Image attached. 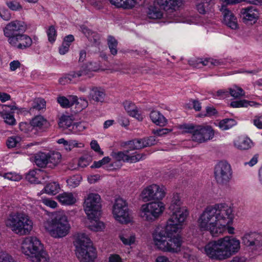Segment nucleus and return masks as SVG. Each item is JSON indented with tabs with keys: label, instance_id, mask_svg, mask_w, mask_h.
Listing matches in <instances>:
<instances>
[{
	"label": "nucleus",
	"instance_id": "e2e57ef3",
	"mask_svg": "<svg viewBox=\"0 0 262 262\" xmlns=\"http://www.w3.org/2000/svg\"><path fill=\"white\" fill-rule=\"evenodd\" d=\"M0 262H13L12 257L6 253H0Z\"/></svg>",
	"mask_w": 262,
	"mask_h": 262
},
{
	"label": "nucleus",
	"instance_id": "09e8293b",
	"mask_svg": "<svg viewBox=\"0 0 262 262\" xmlns=\"http://www.w3.org/2000/svg\"><path fill=\"white\" fill-rule=\"evenodd\" d=\"M120 238L123 243L126 245H130L135 241V236L133 234L125 236L121 235L120 236Z\"/></svg>",
	"mask_w": 262,
	"mask_h": 262
},
{
	"label": "nucleus",
	"instance_id": "f3484780",
	"mask_svg": "<svg viewBox=\"0 0 262 262\" xmlns=\"http://www.w3.org/2000/svg\"><path fill=\"white\" fill-rule=\"evenodd\" d=\"M8 42L12 47L24 50L31 47L33 41L29 35L22 33L16 37L12 38Z\"/></svg>",
	"mask_w": 262,
	"mask_h": 262
},
{
	"label": "nucleus",
	"instance_id": "69168bd1",
	"mask_svg": "<svg viewBox=\"0 0 262 262\" xmlns=\"http://www.w3.org/2000/svg\"><path fill=\"white\" fill-rule=\"evenodd\" d=\"M144 156L145 155L143 154H137L134 156H130L129 163L137 162L141 160Z\"/></svg>",
	"mask_w": 262,
	"mask_h": 262
},
{
	"label": "nucleus",
	"instance_id": "dca6fc26",
	"mask_svg": "<svg viewBox=\"0 0 262 262\" xmlns=\"http://www.w3.org/2000/svg\"><path fill=\"white\" fill-rule=\"evenodd\" d=\"M214 135V130L211 126L196 125L191 139L194 142L201 143L212 139Z\"/></svg>",
	"mask_w": 262,
	"mask_h": 262
},
{
	"label": "nucleus",
	"instance_id": "cd10ccee",
	"mask_svg": "<svg viewBox=\"0 0 262 262\" xmlns=\"http://www.w3.org/2000/svg\"><path fill=\"white\" fill-rule=\"evenodd\" d=\"M110 3L117 8L132 9L136 4V0H109Z\"/></svg>",
	"mask_w": 262,
	"mask_h": 262
},
{
	"label": "nucleus",
	"instance_id": "603ef678",
	"mask_svg": "<svg viewBox=\"0 0 262 262\" xmlns=\"http://www.w3.org/2000/svg\"><path fill=\"white\" fill-rule=\"evenodd\" d=\"M143 142V148L147 146H151L156 144L157 141L155 137H149L147 138L141 139Z\"/></svg>",
	"mask_w": 262,
	"mask_h": 262
},
{
	"label": "nucleus",
	"instance_id": "f03ea898",
	"mask_svg": "<svg viewBox=\"0 0 262 262\" xmlns=\"http://www.w3.org/2000/svg\"><path fill=\"white\" fill-rule=\"evenodd\" d=\"M182 226L167 221L164 228L157 229L152 234L153 241L156 248L164 252L177 253L181 250L182 239L180 236L172 235L181 230Z\"/></svg>",
	"mask_w": 262,
	"mask_h": 262
},
{
	"label": "nucleus",
	"instance_id": "f257e3e1",
	"mask_svg": "<svg viewBox=\"0 0 262 262\" xmlns=\"http://www.w3.org/2000/svg\"><path fill=\"white\" fill-rule=\"evenodd\" d=\"M234 215L232 208L226 203H218L207 206L200 214L198 225L202 230L208 231L213 236L224 232L227 229L230 234L234 233L232 223Z\"/></svg>",
	"mask_w": 262,
	"mask_h": 262
},
{
	"label": "nucleus",
	"instance_id": "4468645a",
	"mask_svg": "<svg viewBox=\"0 0 262 262\" xmlns=\"http://www.w3.org/2000/svg\"><path fill=\"white\" fill-rule=\"evenodd\" d=\"M166 188L163 186L152 184L144 188L141 193L142 199L145 202L151 200H161L166 194Z\"/></svg>",
	"mask_w": 262,
	"mask_h": 262
},
{
	"label": "nucleus",
	"instance_id": "6e6552de",
	"mask_svg": "<svg viewBox=\"0 0 262 262\" xmlns=\"http://www.w3.org/2000/svg\"><path fill=\"white\" fill-rule=\"evenodd\" d=\"M169 210L171 214L167 221L176 223L182 227L189 215V211L186 207L182 205V202L178 193L173 194Z\"/></svg>",
	"mask_w": 262,
	"mask_h": 262
},
{
	"label": "nucleus",
	"instance_id": "bf43d9fd",
	"mask_svg": "<svg viewBox=\"0 0 262 262\" xmlns=\"http://www.w3.org/2000/svg\"><path fill=\"white\" fill-rule=\"evenodd\" d=\"M208 5V3L207 2H202L196 5V9L200 14H205L207 12L206 8Z\"/></svg>",
	"mask_w": 262,
	"mask_h": 262
},
{
	"label": "nucleus",
	"instance_id": "6e6d98bb",
	"mask_svg": "<svg viewBox=\"0 0 262 262\" xmlns=\"http://www.w3.org/2000/svg\"><path fill=\"white\" fill-rule=\"evenodd\" d=\"M57 102L63 108L70 107V100L64 96H59L57 98Z\"/></svg>",
	"mask_w": 262,
	"mask_h": 262
},
{
	"label": "nucleus",
	"instance_id": "0e129e2a",
	"mask_svg": "<svg viewBox=\"0 0 262 262\" xmlns=\"http://www.w3.org/2000/svg\"><path fill=\"white\" fill-rule=\"evenodd\" d=\"M254 125L259 129H262V116H255L253 120Z\"/></svg>",
	"mask_w": 262,
	"mask_h": 262
},
{
	"label": "nucleus",
	"instance_id": "7ed1b4c3",
	"mask_svg": "<svg viewBox=\"0 0 262 262\" xmlns=\"http://www.w3.org/2000/svg\"><path fill=\"white\" fill-rule=\"evenodd\" d=\"M240 241L230 236L207 243L204 247L205 253L211 259L223 260L236 254L240 249Z\"/></svg>",
	"mask_w": 262,
	"mask_h": 262
},
{
	"label": "nucleus",
	"instance_id": "aec40b11",
	"mask_svg": "<svg viewBox=\"0 0 262 262\" xmlns=\"http://www.w3.org/2000/svg\"><path fill=\"white\" fill-rule=\"evenodd\" d=\"M223 16V22L228 27L232 29L237 28V21L233 13L225 6H222L220 8Z\"/></svg>",
	"mask_w": 262,
	"mask_h": 262
},
{
	"label": "nucleus",
	"instance_id": "423d86ee",
	"mask_svg": "<svg viewBox=\"0 0 262 262\" xmlns=\"http://www.w3.org/2000/svg\"><path fill=\"white\" fill-rule=\"evenodd\" d=\"M23 252L30 257L32 262H48L49 257L43 246L36 237L26 238L22 244Z\"/></svg>",
	"mask_w": 262,
	"mask_h": 262
},
{
	"label": "nucleus",
	"instance_id": "473e14b6",
	"mask_svg": "<svg viewBox=\"0 0 262 262\" xmlns=\"http://www.w3.org/2000/svg\"><path fill=\"white\" fill-rule=\"evenodd\" d=\"M34 162L37 166L43 167L48 164V154L39 152L35 155Z\"/></svg>",
	"mask_w": 262,
	"mask_h": 262
},
{
	"label": "nucleus",
	"instance_id": "b1692460",
	"mask_svg": "<svg viewBox=\"0 0 262 262\" xmlns=\"http://www.w3.org/2000/svg\"><path fill=\"white\" fill-rule=\"evenodd\" d=\"M241 13L243 15L245 21H253L258 17V12L253 6L242 8Z\"/></svg>",
	"mask_w": 262,
	"mask_h": 262
},
{
	"label": "nucleus",
	"instance_id": "0eeeda50",
	"mask_svg": "<svg viewBox=\"0 0 262 262\" xmlns=\"http://www.w3.org/2000/svg\"><path fill=\"white\" fill-rule=\"evenodd\" d=\"M6 225L20 235L29 234L33 228V223L28 216L20 213L10 214L6 221Z\"/></svg>",
	"mask_w": 262,
	"mask_h": 262
},
{
	"label": "nucleus",
	"instance_id": "338daca9",
	"mask_svg": "<svg viewBox=\"0 0 262 262\" xmlns=\"http://www.w3.org/2000/svg\"><path fill=\"white\" fill-rule=\"evenodd\" d=\"M70 45L62 42L61 46L59 48V52L61 55H64L69 50Z\"/></svg>",
	"mask_w": 262,
	"mask_h": 262
},
{
	"label": "nucleus",
	"instance_id": "20e7f679",
	"mask_svg": "<svg viewBox=\"0 0 262 262\" xmlns=\"http://www.w3.org/2000/svg\"><path fill=\"white\" fill-rule=\"evenodd\" d=\"M45 228L49 234L54 238H62L70 232L71 226L67 216L63 211L56 212L51 220L45 223Z\"/></svg>",
	"mask_w": 262,
	"mask_h": 262
},
{
	"label": "nucleus",
	"instance_id": "4be33fe9",
	"mask_svg": "<svg viewBox=\"0 0 262 262\" xmlns=\"http://www.w3.org/2000/svg\"><path fill=\"white\" fill-rule=\"evenodd\" d=\"M105 93L104 90L100 88L93 87L90 91L88 98L90 101L97 102H103L104 100Z\"/></svg>",
	"mask_w": 262,
	"mask_h": 262
},
{
	"label": "nucleus",
	"instance_id": "c03bdc74",
	"mask_svg": "<svg viewBox=\"0 0 262 262\" xmlns=\"http://www.w3.org/2000/svg\"><path fill=\"white\" fill-rule=\"evenodd\" d=\"M21 139L18 136H12L9 137L7 141V145L8 148H13L19 145V142Z\"/></svg>",
	"mask_w": 262,
	"mask_h": 262
},
{
	"label": "nucleus",
	"instance_id": "a878e982",
	"mask_svg": "<svg viewBox=\"0 0 262 262\" xmlns=\"http://www.w3.org/2000/svg\"><path fill=\"white\" fill-rule=\"evenodd\" d=\"M234 146L241 150H247L252 146V141L248 138L239 137L234 141Z\"/></svg>",
	"mask_w": 262,
	"mask_h": 262
},
{
	"label": "nucleus",
	"instance_id": "2f4dec72",
	"mask_svg": "<svg viewBox=\"0 0 262 262\" xmlns=\"http://www.w3.org/2000/svg\"><path fill=\"white\" fill-rule=\"evenodd\" d=\"M259 105V104L255 101H248L245 99L232 101L230 103V106L233 108L247 107L249 106L257 107Z\"/></svg>",
	"mask_w": 262,
	"mask_h": 262
},
{
	"label": "nucleus",
	"instance_id": "58836bf2",
	"mask_svg": "<svg viewBox=\"0 0 262 262\" xmlns=\"http://www.w3.org/2000/svg\"><path fill=\"white\" fill-rule=\"evenodd\" d=\"M236 124V121L233 119H225L219 122L218 126L222 130H227Z\"/></svg>",
	"mask_w": 262,
	"mask_h": 262
},
{
	"label": "nucleus",
	"instance_id": "774afa93",
	"mask_svg": "<svg viewBox=\"0 0 262 262\" xmlns=\"http://www.w3.org/2000/svg\"><path fill=\"white\" fill-rule=\"evenodd\" d=\"M108 262H123L121 257L118 254H111L108 258Z\"/></svg>",
	"mask_w": 262,
	"mask_h": 262
},
{
	"label": "nucleus",
	"instance_id": "4d7b16f0",
	"mask_svg": "<svg viewBox=\"0 0 262 262\" xmlns=\"http://www.w3.org/2000/svg\"><path fill=\"white\" fill-rule=\"evenodd\" d=\"M88 38L96 46L98 45L100 43V36L99 34L96 33H91V34L88 37Z\"/></svg>",
	"mask_w": 262,
	"mask_h": 262
},
{
	"label": "nucleus",
	"instance_id": "49530a36",
	"mask_svg": "<svg viewBox=\"0 0 262 262\" xmlns=\"http://www.w3.org/2000/svg\"><path fill=\"white\" fill-rule=\"evenodd\" d=\"M47 34L49 41L53 43L55 41L57 36V32L55 27L53 26H50L47 31Z\"/></svg>",
	"mask_w": 262,
	"mask_h": 262
},
{
	"label": "nucleus",
	"instance_id": "a211bd4d",
	"mask_svg": "<svg viewBox=\"0 0 262 262\" xmlns=\"http://www.w3.org/2000/svg\"><path fill=\"white\" fill-rule=\"evenodd\" d=\"M59 126L63 129H68L70 132L76 133L77 130H80L82 125L80 123H73L72 117L70 116H62L58 122Z\"/></svg>",
	"mask_w": 262,
	"mask_h": 262
},
{
	"label": "nucleus",
	"instance_id": "c85d7f7f",
	"mask_svg": "<svg viewBox=\"0 0 262 262\" xmlns=\"http://www.w3.org/2000/svg\"><path fill=\"white\" fill-rule=\"evenodd\" d=\"M33 127H38L39 129H44L49 126V123L42 116H36L32 119L31 122Z\"/></svg>",
	"mask_w": 262,
	"mask_h": 262
},
{
	"label": "nucleus",
	"instance_id": "2eb2a0df",
	"mask_svg": "<svg viewBox=\"0 0 262 262\" xmlns=\"http://www.w3.org/2000/svg\"><path fill=\"white\" fill-rule=\"evenodd\" d=\"M27 30V25L24 21L15 20L8 23L3 29L4 34L8 38V41L12 38L24 33Z\"/></svg>",
	"mask_w": 262,
	"mask_h": 262
},
{
	"label": "nucleus",
	"instance_id": "1a4fd4ad",
	"mask_svg": "<svg viewBox=\"0 0 262 262\" xmlns=\"http://www.w3.org/2000/svg\"><path fill=\"white\" fill-rule=\"evenodd\" d=\"M157 6H150L147 12L149 18L159 19L163 16V13L161 10L163 9L165 11L172 12L178 10L182 5V3L180 0H158Z\"/></svg>",
	"mask_w": 262,
	"mask_h": 262
},
{
	"label": "nucleus",
	"instance_id": "ddd939ff",
	"mask_svg": "<svg viewBox=\"0 0 262 262\" xmlns=\"http://www.w3.org/2000/svg\"><path fill=\"white\" fill-rule=\"evenodd\" d=\"M214 176L218 184H227L232 178V169L230 165L226 161L220 162L214 168Z\"/></svg>",
	"mask_w": 262,
	"mask_h": 262
},
{
	"label": "nucleus",
	"instance_id": "37998d69",
	"mask_svg": "<svg viewBox=\"0 0 262 262\" xmlns=\"http://www.w3.org/2000/svg\"><path fill=\"white\" fill-rule=\"evenodd\" d=\"M17 109V107L14 105H5L0 104V116L2 118L5 117L6 115Z\"/></svg>",
	"mask_w": 262,
	"mask_h": 262
},
{
	"label": "nucleus",
	"instance_id": "f704fd0d",
	"mask_svg": "<svg viewBox=\"0 0 262 262\" xmlns=\"http://www.w3.org/2000/svg\"><path fill=\"white\" fill-rule=\"evenodd\" d=\"M57 142L58 144H62L64 149L67 151H71L73 148L78 146V142L76 140H66L63 138L59 139Z\"/></svg>",
	"mask_w": 262,
	"mask_h": 262
},
{
	"label": "nucleus",
	"instance_id": "3c124183",
	"mask_svg": "<svg viewBox=\"0 0 262 262\" xmlns=\"http://www.w3.org/2000/svg\"><path fill=\"white\" fill-rule=\"evenodd\" d=\"M195 62H197V66H195V67H199L201 68V67L200 66V64H201L202 66H210L212 64H214L215 62H214V60L213 59L211 58H206L204 60H203L202 59H198Z\"/></svg>",
	"mask_w": 262,
	"mask_h": 262
},
{
	"label": "nucleus",
	"instance_id": "864d4df0",
	"mask_svg": "<svg viewBox=\"0 0 262 262\" xmlns=\"http://www.w3.org/2000/svg\"><path fill=\"white\" fill-rule=\"evenodd\" d=\"M3 119L5 123L9 125H14L16 124V120L14 117L12 112L7 114Z\"/></svg>",
	"mask_w": 262,
	"mask_h": 262
},
{
	"label": "nucleus",
	"instance_id": "bb28decb",
	"mask_svg": "<svg viewBox=\"0 0 262 262\" xmlns=\"http://www.w3.org/2000/svg\"><path fill=\"white\" fill-rule=\"evenodd\" d=\"M150 118L153 123L160 126H164L167 123V119L158 111L151 112Z\"/></svg>",
	"mask_w": 262,
	"mask_h": 262
},
{
	"label": "nucleus",
	"instance_id": "13d9d810",
	"mask_svg": "<svg viewBox=\"0 0 262 262\" xmlns=\"http://www.w3.org/2000/svg\"><path fill=\"white\" fill-rule=\"evenodd\" d=\"M171 131L172 129H171L163 128L158 129H154L152 130V133L158 136H163L167 135Z\"/></svg>",
	"mask_w": 262,
	"mask_h": 262
},
{
	"label": "nucleus",
	"instance_id": "393cba45",
	"mask_svg": "<svg viewBox=\"0 0 262 262\" xmlns=\"http://www.w3.org/2000/svg\"><path fill=\"white\" fill-rule=\"evenodd\" d=\"M124 108L128 114L139 121H142V116L139 113L138 108L135 104L131 102L126 101L124 103Z\"/></svg>",
	"mask_w": 262,
	"mask_h": 262
},
{
	"label": "nucleus",
	"instance_id": "a19ab883",
	"mask_svg": "<svg viewBox=\"0 0 262 262\" xmlns=\"http://www.w3.org/2000/svg\"><path fill=\"white\" fill-rule=\"evenodd\" d=\"M229 95L235 98H238L244 96L245 95L244 91L237 85H234L232 88L229 89Z\"/></svg>",
	"mask_w": 262,
	"mask_h": 262
},
{
	"label": "nucleus",
	"instance_id": "a18cd8bd",
	"mask_svg": "<svg viewBox=\"0 0 262 262\" xmlns=\"http://www.w3.org/2000/svg\"><path fill=\"white\" fill-rule=\"evenodd\" d=\"M217 114V111L213 106H208L206 107V112L202 113L199 115L200 117H212Z\"/></svg>",
	"mask_w": 262,
	"mask_h": 262
},
{
	"label": "nucleus",
	"instance_id": "f8f14e48",
	"mask_svg": "<svg viewBox=\"0 0 262 262\" xmlns=\"http://www.w3.org/2000/svg\"><path fill=\"white\" fill-rule=\"evenodd\" d=\"M113 213L115 219L122 224H127L132 220L127 204L122 198H117L115 200Z\"/></svg>",
	"mask_w": 262,
	"mask_h": 262
},
{
	"label": "nucleus",
	"instance_id": "6ab92c4d",
	"mask_svg": "<svg viewBox=\"0 0 262 262\" xmlns=\"http://www.w3.org/2000/svg\"><path fill=\"white\" fill-rule=\"evenodd\" d=\"M242 243L252 249H257L262 246V235L255 232L245 234L242 238Z\"/></svg>",
	"mask_w": 262,
	"mask_h": 262
},
{
	"label": "nucleus",
	"instance_id": "c9c22d12",
	"mask_svg": "<svg viewBox=\"0 0 262 262\" xmlns=\"http://www.w3.org/2000/svg\"><path fill=\"white\" fill-rule=\"evenodd\" d=\"M127 147V149L129 151L137 150L143 148V142L141 139H135L134 140L127 141L125 143Z\"/></svg>",
	"mask_w": 262,
	"mask_h": 262
},
{
	"label": "nucleus",
	"instance_id": "052dcab7",
	"mask_svg": "<svg viewBox=\"0 0 262 262\" xmlns=\"http://www.w3.org/2000/svg\"><path fill=\"white\" fill-rule=\"evenodd\" d=\"M36 172L34 170L30 171L26 176V179L31 183H38L36 177Z\"/></svg>",
	"mask_w": 262,
	"mask_h": 262
},
{
	"label": "nucleus",
	"instance_id": "4c0bfd02",
	"mask_svg": "<svg viewBox=\"0 0 262 262\" xmlns=\"http://www.w3.org/2000/svg\"><path fill=\"white\" fill-rule=\"evenodd\" d=\"M107 45L110 52L113 55L117 54L118 41L113 36L110 35L107 37Z\"/></svg>",
	"mask_w": 262,
	"mask_h": 262
},
{
	"label": "nucleus",
	"instance_id": "de8ad7c7",
	"mask_svg": "<svg viewBox=\"0 0 262 262\" xmlns=\"http://www.w3.org/2000/svg\"><path fill=\"white\" fill-rule=\"evenodd\" d=\"M196 125L192 124H184L180 126V128L183 130L184 132L187 133H191L192 135L194 134Z\"/></svg>",
	"mask_w": 262,
	"mask_h": 262
},
{
	"label": "nucleus",
	"instance_id": "8fccbe9b",
	"mask_svg": "<svg viewBox=\"0 0 262 262\" xmlns=\"http://www.w3.org/2000/svg\"><path fill=\"white\" fill-rule=\"evenodd\" d=\"M6 4L9 8L13 11H20L23 9V7L19 2L16 1L7 2Z\"/></svg>",
	"mask_w": 262,
	"mask_h": 262
},
{
	"label": "nucleus",
	"instance_id": "680f3d73",
	"mask_svg": "<svg viewBox=\"0 0 262 262\" xmlns=\"http://www.w3.org/2000/svg\"><path fill=\"white\" fill-rule=\"evenodd\" d=\"M42 202L45 205L52 208H55L57 206V203L50 199H43Z\"/></svg>",
	"mask_w": 262,
	"mask_h": 262
},
{
	"label": "nucleus",
	"instance_id": "c756f323",
	"mask_svg": "<svg viewBox=\"0 0 262 262\" xmlns=\"http://www.w3.org/2000/svg\"><path fill=\"white\" fill-rule=\"evenodd\" d=\"M46 102L43 99L37 98L35 99L30 107L29 112L31 114H36V111H40L45 109Z\"/></svg>",
	"mask_w": 262,
	"mask_h": 262
},
{
	"label": "nucleus",
	"instance_id": "412c9836",
	"mask_svg": "<svg viewBox=\"0 0 262 262\" xmlns=\"http://www.w3.org/2000/svg\"><path fill=\"white\" fill-rule=\"evenodd\" d=\"M87 74V71L84 68L82 67V69L77 72L72 71L64 75L59 79V82L62 85L71 82H75L77 78Z\"/></svg>",
	"mask_w": 262,
	"mask_h": 262
},
{
	"label": "nucleus",
	"instance_id": "7c9ffc66",
	"mask_svg": "<svg viewBox=\"0 0 262 262\" xmlns=\"http://www.w3.org/2000/svg\"><path fill=\"white\" fill-rule=\"evenodd\" d=\"M111 155L114 159L117 161L129 162V150L126 149L123 151H113Z\"/></svg>",
	"mask_w": 262,
	"mask_h": 262
},
{
	"label": "nucleus",
	"instance_id": "e433bc0d",
	"mask_svg": "<svg viewBox=\"0 0 262 262\" xmlns=\"http://www.w3.org/2000/svg\"><path fill=\"white\" fill-rule=\"evenodd\" d=\"M61 156L60 154L56 151H52L48 154V164H51L50 166H55L60 161Z\"/></svg>",
	"mask_w": 262,
	"mask_h": 262
},
{
	"label": "nucleus",
	"instance_id": "5701e85b",
	"mask_svg": "<svg viewBox=\"0 0 262 262\" xmlns=\"http://www.w3.org/2000/svg\"><path fill=\"white\" fill-rule=\"evenodd\" d=\"M58 202L63 205L71 206L76 202L75 196L72 192H64L59 194L56 196Z\"/></svg>",
	"mask_w": 262,
	"mask_h": 262
},
{
	"label": "nucleus",
	"instance_id": "9b49d317",
	"mask_svg": "<svg viewBox=\"0 0 262 262\" xmlns=\"http://www.w3.org/2000/svg\"><path fill=\"white\" fill-rule=\"evenodd\" d=\"M101 208L100 196L97 193L89 194L84 203V211L88 218H96L99 215Z\"/></svg>",
	"mask_w": 262,
	"mask_h": 262
},
{
	"label": "nucleus",
	"instance_id": "72a5a7b5",
	"mask_svg": "<svg viewBox=\"0 0 262 262\" xmlns=\"http://www.w3.org/2000/svg\"><path fill=\"white\" fill-rule=\"evenodd\" d=\"M98 216L93 219H89L91 220V221L90 223L88 225V227L92 231L95 232L101 231L105 228V225L103 222L96 220Z\"/></svg>",
	"mask_w": 262,
	"mask_h": 262
},
{
	"label": "nucleus",
	"instance_id": "39448f33",
	"mask_svg": "<svg viewBox=\"0 0 262 262\" xmlns=\"http://www.w3.org/2000/svg\"><path fill=\"white\" fill-rule=\"evenodd\" d=\"M75 243L78 259L82 262H93L96 258V249L89 236L83 233H78Z\"/></svg>",
	"mask_w": 262,
	"mask_h": 262
},
{
	"label": "nucleus",
	"instance_id": "9d476101",
	"mask_svg": "<svg viewBox=\"0 0 262 262\" xmlns=\"http://www.w3.org/2000/svg\"><path fill=\"white\" fill-rule=\"evenodd\" d=\"M165 209L164 204L160 201L144 204L141 207V217L145 221L153 222L162 214Z\"/></svg>",
	"mask_w": 262,
	"mask_h": 262
},
{
	"label": "nucleus",
	"instance_id": "79ce46f5",
	"mask_svg": "<svg viewBox=\"0 0 262 262\" xmlns=\"http://www.w3.org/2000/svg\"><path fill=\"white\" fill-rule=\"evenodd\" d=\"M82 177L80 175H74L67 180V183L69 187L73 188L77 187L81 181Z\"/></svg>",
	"mask_w": 262,
	"mask_h": 262
},
{
	"label": "nucleus",
	"instance_id": "ea45409f",
	"mask_svg": "<svg viewBox=\"0 0 262 262\" xmlns=\"http://www.w3.org/2000/svg\"><path fill=\"white\" fill-rule=\"evenodd\" d=\"M44 189L47 193L55 195L58 192L60 187L58 183L54 182L48 184Z\"/></svg>",
	"mask_w": 262,
	"mask_h": 262
},
{
	"label": "nucleus",
	"instance_id": "5fc2aeb1",
	"mask_svg": "<svg viewBox=\"0 0 262 262\" xmlns=\"http://www.w3.org/2000/svg\"><path fill=\"white\" fill-rule=\"evenodd\" d=\"M111 159L108 157H105L102 160L98 161H95L91 166L92 168H99L102 165L107 164L110 162Z\"/></svg>",
	"mask_w": 262,
	"mask_h": 262
}]
</instances>
